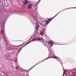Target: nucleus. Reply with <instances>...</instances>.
<instances>
[{
  "instance_id": "nucleus-1",
  "label": "nucleus",
  "mask_w": 76,
  "mask_h": 76,
  "mask_svg": "<svg viewBox=\"0 0 76 76\" xmlns=\"http://www.w3.org/2000/svg\"><path fill=\"white\" fill-rule=\"evenodd\" d=\"M57 14L54 17H53L52 18L50 19H49L48 20H47V21L46 22V25H47V24H48L50 22V21H51V20H52V19H54V18L55 17H56V16H57Z\"/></svg>"
},
{
  "instance_id": "nucleus-2",
  "label": "nucleus",
  "mask_w": 76,
  "mask_h": 76,
  "mask_svg": "<svg viewBox=\"0 0 76 76\" xmlns=\"http://www.w3.org/2000/svg\"><path fill=\"white\" fill-rule=\"evenodd\" d=\"M32 6H33V5L29 4L28 5V9H31Z\"/></svg>"
},
{
  "instance_id": "nucleus-3",
  "label": "nucleus",
  "mask_w": 76,
  "mask_h": 76,
  "mask_svg": "<svg viewBox=\"0 0 76 76\" xmlns=\"http://www.w3.org/2000/svg\"><path fill=\"white\" fill-rule=\"evenodd\" d=\"M69 75L70 76H73V72L72 71H71L69 72Z\"/></svg>"
},
{
  "instance_id": "nucleus-4",
  "label": "nucleus",
  "mask_w": 76,
  "mask_h": 76,
  "mask_svg": "<svg viewBox=\"0 0 76 76\" xmlns=\"http://www.w3.org/2000/svg\"><path fill=\"white\" fill-rule=\"evenodd\" d=\"M53 42L52 41V40H50L48 42V43L49 44H52V43H53Z\"/></svg>"
},
{
  "instance_id": "nucleus-5",
  "label": "nucleus",
  "mask_w": 76,
  "mask_h": 76,
  "mask_svg": "<svg viewBox=\"0 0 76 76\" xmlns=\"http://www.w3.org/2000/svg\"><path fill=\"white\" fill-rule=\"evenodd\" d=\"M39 24H37V25H36V29H37V30L38 29V28H39Z\"/></svg>"
},
{
  "instance_id": "nucleus-6",
  "label": "nucleus",
  "mask_w": 76,
  "mask_h": 76,
  "mask_svg": "<svg viewBox=\"0 0 76 76\" xmlns=\"http://www.w3.org/2000/svg\"><path fill=\"white\" fill-rule=\"evenodd\" d=\"M28 3V1L27 0H26V1L25 2L24 4H27Z\"/></svg>"
},
{
  "instance_id": "nucleus-7",
  "label": "nucleus",
  "mask_w": 76,
  "mask_h": 76,
  "mask_svg": "<svg viewBox=\"0 0 76 76\" xmlns=\"http://www.w3.org/2000/svg\"><path fill=\"white\" fill-rule=\"evenodd\" d=\"M36 41H40V39H39V38H36L35 39Z\"/></svg>"
},
{
  "instance_id": "nucleus-8",
  "label": "nucleus",
  "mask_w": 76,
  "mask_h": 76,
  "mask_svg": "<svg viewBox=\"0 0 76 76\" xmlns=\"http://www.w3.org/2000/svg\"><path fill=\"white\" fill-rule=\"evenodd\" d=\"M23 47H22L21 48H20V50H19V52H20V51L21 50H22V48H23Z\"/></svg>"
},
{
  "instance_id": "nucleus-9",
  "label": "nucleus",
  "mask_w": 76,
  "mask_h": 76,
  "mask_svg": "<svg viewBox=\"0 0 76 76\" xmlns=\"http://www.w3.org/2000/svg\"><path fill=\"white\" fill-rule=\"evenodd\" d=\"M39 38L40 39V41H41V40H42V39H43V38H42V37H40Z\"/></svg>"
},
{
  "instance_id": "nucleus-10",
  "label": "nucleus",
  "mask_w": 76,
  "mask_h": 76,
  "mask_svg": "<svg viewBox=\"0 0 76 76\" xmlns=\"http://www.w3.org/2000/svg\"><path fill=\"white\" fill-rule=\"evenodd\" d=\"M65 74V72H64H64L63 75H62V76H64V75Z\"/></svg>"
},
{
  "instance_id": "nucleus-11",
  "label": "nucleus",
  "mask_w": 76,
  "mask_h": 76,
  "mask_svg": "<svg viewBox=\"0 0 76 76\" xmlns=\"http://www.w3.org/2000/svg\"><path fill=\"white\" fill-rule=\"evenodd\" d=\"M54 58H58L57 57L55 56L54 57Z\"/></svg>"
},
{
  "instance_id": "nucleus-12",
  "label": "nucleus",
  "mask_w": 76,
  "mask_h": 76,
  "mask_svg": "<svg viewBox=\"0 0 76 76\" xmlns=\"http://www.w3.org/2000/svg\"><path fill=\"white\" fill-rule=\"evenodd\" d=\"M48 58H49V57L47 58H46V59L45 60H47V59H48Z\"/></svg>"
},
{
  "instance_id": "nucleus-13",
  "label": "nucleus",
  "mask_w": 76,
  "mask_h": 76,
  "mask_svg": "<svg viewBox=\"0 0 76 76\" xmlns=\"http://www.w3.org/2000/svg\"><path fill=\"white\" fill-rule=\"evenodd\" d=\"M27 44H28V43H27L26 44H25V46H26V45H27Z\"/></svg>"
},
{
  "instance_id": "nucleus-14",
  "label": "nucleus",
  "mask_w": 76,
  "mask_h": 76,
  "mask_svg": "<svg viewBox=\"0 0 76 76\" xmlns=\"http://www.w3.org/2000/svg\"><path fill=\"white\" fill-rule=\"evenodd\" d=\"M44 45H46L44 43Z\"/></svg>"
},
{
  "instance_id": "nucleus-15",
  "label": "nucleus",
  "mask_w": 76,
  "mask_h": 76,
  "mask_svg": "<svg viewBox=\"0 0 76 76\" xmlns=\"http://www.w3.org/2000/svg\"><path fill=\"white\" fill-rule=\"evenodd\" d=\"M32 37H31V38H30V39H32Z\"/></svg>"
},
{
  "instance_id": "nucleus-16",
  "label": "nucleus",
  "mask_w": 76,
  "mask_h": 76,
  "mask_svg": "<svg viewBox=\"0 0 76 76\" xmlns=\"http://www.w3.org/2000/svg\"><path fill=\"white\" fill-rule=\"evenodd\" d=\"M6 76H8V75H6Z\"/></svg>"
},
{
  "instance_id": "nucleus-17",
  "label": "nucleus",
  "mask_w": 76,
  "mask_h": 76,
  "mask_svg": "<svg viewBox=\"0 0 76 76\" xmlns=\"http://www.w3.org/2000/svg\"><path fill=\"white\" fill-rule=\"evenodd\" d=\"M52 58H54V57H52Z\"/></svg>"
},
{
  "instance_id": "nucleus-18",
  "label": "nucleus",
  "mask_w": 76,
  "mask_h": 76,
  "mask_svg": "<svg viewBox=\"0 0 76 76\" xmlns=\"http://www.w3.org/2000/svg\"><path fill=\"white\" fill-rule=\"evenodd\" d=\"M39 1H40V0H39Z\"/></svg>"
},
{
  "instance_id": "nucleus-19",
  "label": "nucleus",
  "mask_w": 76,
  "mask_h": 76,
  "mask_svg": "<svg viewBox=\"0 0 76 76\" xmlns=\"http://www.w3.org/2000/svg\"><path fill=\"white\" fill-rule=\"evenodd\" d=\"M64 72H65V73H66V72L64 71Z\"/></svg>"
},
{
  "instance_id": "nucleus-20",
  "label": "nucleus",
  "mask_w": 76,
  "mask_h": 76,
  "mask_svg": "<svg viewBox=\"0 0 76 76\" xmlns=\"http://www.w3.org/2000/svg\"><path fill=\"white\" fill-rule=\"evenodd\" d=\"M72 76H75V75H74V76H73V75Z\"/></svg>"
},
{
  "instance_id": "nucleus-21",
  "label": "nucleus",
  "mask_w": 76,
  "mask_h": 76,
  "mask_svg": "<svg viewBox=\"0 0 76 76\" xmlns=\"http://www.w3.org/2000/svg\"><path fill=\"white\" fill-rule=\"evenodd\" d=\"M30 2H29V3H30Z\"/></svg>"
},
{
  "instance_id": "nucleus-22",
  "label": "nucleus",
  "mask_w": 76,
  "mask_h": 76,
  "mask_svg": "<svg viewBox=\"0 0 76 76\" xmlns=\"http://www.w3.org/2000/svg\"><path fill=\"white\" fill-rule=\"evenodd\" d=\"M44 43H45V42H44Z\"/></svg>"
}]
</instances>
